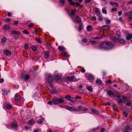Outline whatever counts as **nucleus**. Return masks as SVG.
Returning <instances> with one entry per match:
<instances>
[{"instance_id":"1","label":"nucleus","mask_w":132,"mask_h":132,"mask_svg":"<svg viewBox=\"0 0 132 132\" xmlns=\"http://www.w3.org/2000/svg\"><path fill=\"white\" fill-rule=\"evenodd\" d=\"M113 47V43L109 41L102 42L98 45L99 49L103 50H109Z\"/></svg>"},{"instance_id":"2","label":"nucleus","mask_w":132,"mask_h":132,"mask_svg":"<svg viewBox=\"0 0 132 132\" xmlns=\"http://www.w3.org/2000/svg\"><path fill=\"white\" fill-rule=\"evenodd\" d=\"M65 108L70 111L75 112L80 111V110H79L78 109L74 107L70 106L67 105L65 106Z\"/></svg>"},{"instance_id":"3","label":"nucleus","mask_w":132,"mask_h":132,"mask_svg":"<svg viewBox=\"0 0 132 132\" xmlns=\"http://www.w3.org/2000/svg\"><path fill=\"white\" fill-rule=\"evenodd\" d=\"M67 79L70 81H77L78 80H80V78H78V79H77L75 78L74 76H72L71 77L67 76Z\"/></svg>"},{"instance_id":"4","label":"nucleus","mask_w":132,"mask_h":132,"mask_svg":"<svg viewBox=\"0 0 132 132\" xmlns=\"http://www.w3.org/2000/svg\"><path fill=\"white\" fill-rule=\"evenodd\" d=\"M106 93L110 97H115L117 96L115 94V93L113 92L112 91H107Z\"/></svg>"},{"instance_id":"5","label":"nucleus","mask_w":132,"mask_h":132,"mask_svg":"<svg viewBox=\"0 0 132 132\" xmlns=\"http://www.w3.org/2000/svg\"><path fill=\"white\" fill-rule=\"evenodd\" d=\"M61 74L60 73L55 75L54 77V79L56 81H57L61 78Z\"/></svg>"},{"instance_id":"6","label":"nucleus","mask_w":132,"mask_h":132,"mask_svg":"<svg viewBox=\"0 0 132 132\" xmlns=\"http://www.w3.org/2000/svg\"><path fill=\"white\" fill-rule=\"evenodd\" d=\"M52 79L53 78L52 76L50 75H48V77L47 78V81L49 82L51 86L52 85L51 82Z\"/></svg>"},{"instance_id":"7","label":"nucleus","mask_w":132,"mask_h":132,"mask_svg":"<svg viewBox=\"0 0 132 132\" xmlns=\"http://www.w3.org/2000/svg\"><path fill=\"white\" fill-rule=\"evenodd\" d=\"M85 76L87 77V79L88 80H92L94 79V77L93 75L91 74H88L87 75H86Z\"/></svg>"},{"instance_id":"8","label":"nucleus","mask_w":132,"mask_h":132,"mask_svg":"<svg viewBox=\"0 0 132 132\" xmlns=\"http://www.w3.org/2000/svg\"><path fill=\"white\" fill-rule=\"evenodd\" d=\"M81 19L78 16H76L75 18V20L73 22H75L77 23H81Z\"/></svg>"},{"instance_id":"9","label":"nucleus","mask_w":132,"mask_h":132,"mask_svg":"<svg viewBox=\"0 0 132 132\" xmlns=\"http://www.w3.org/2000/svg\"><path fill=\"white\" fill-rule=\"evenodd\" d=\"M44 57L46 59H48L49 57L50 53L48 52H45L44 53Z\"/></svg>"},{"instance_id":"10","label":"nucleus","mask_w":132,"mask_h":132,"mask_svg":"<svg viewBox=\"0 0 132 132\" xmlns=\"http://www.w3.org/2000/svg\"><path fill=\"white\" fill-rule=\"evenodd\" d=\"M57 100L58 103H62L64 102V99L62 98H57Z\"/></svg>"},{"instance_id":"11","label":"nucleus","mask_w":132,"mask_h":132,"mask_svg":"<svg viewBox=\"0 0 132 132\" xmlns=\"http://www.w3.org/2000/svg\"><path fill=\"white\" fill-rule=\"evenodd\" d=\"M14 98L15 100H19L21 99L20 96L18 94H16L14 96Z\"/></svg>"},{"instance_id":"12","label":"nucleus","mask_w":132,"mask_h":132,"mask_svg":"<svg viewBox=\"0 0 132 132\" xmlns=\"http://www.w3.org/2000/svg\"><path fill=\"white\" fill-rule=\"evenodd\" d=\"M93 29V26L91 25H89L87 27V30L88 31H91Z\"/></svg>"},{"instance_id":"13","label":"nucleus","mask_w":132,"mask_h":132,"mask_svg":"<svg viewBox=\"0 0 132 132\" xmlns=\"http://www.w3.org/2000/svg\"><path fill=\"white\" fill-rule=\"evenodd\" d=\"M4 53L5 54L7 55H10L11 54V52L7 50H5L4 51Z\"/></svg>"},{"instance_id":"14","label":"nucleus","mask_w":132,"mask_h":132,"mask_svg":"<svg viewBox=\"0 0 132 132\" xmlns=\"http://www.w3.org/2000/svg\"><path fill=\"white\" fill-rule=\"evenodd\" d=\"M11 33L12 34H15L18 36L20 35V34L19 32L15 30L12 31H11Z\"/></svg>"},{"instance_id":"15","label":"nucleus","mask_w":132,"mask_h":132,"mask_svg":"<svg viewBox=\"0 0 132 132\" xmlns=\"http://www.w3.org/2000/svg\"><path fill=\"white\" fill-rule=\"evenodd\" d=\"M125 15H126L129 16L131 15L132 16V12L130 11L126 13H125ZM129 18L130 19H132V18H131V16H129Z\"/></svg>"},{"instance_id":"16","label":"nucleus","mask_w":132,"mask_h":132,"mask_svg":"<svg viewBox=\"0 0 132 132\" xmlns=\"http://www.w3.org/2000/svg\"><path fill=\"white\" fill-rule=\"evenodd\" d=\"M101 28L104 30H108L109 28V27L108 25H104L101 27Z\"/></svg>"},{"instance_id":"17","label":"nucleus","mask_w":132,"mask_h":132,"mask_svg":"<svg viewBox=\"0 0 132 132\" xmlns=\"http://www.w3.org/2000/svg\"><path fill=\"white\" fill-rule=\"evenodd\" d=\"M35 121L34 119H31L29 120L28 122V124L30 125H32L35 123Z\"/></svg>"},{"instance_id":"18","label":"nucleus","mask_w":132,"mask_h":132,"mask_svg":"<svg viewBox=\"0 0 132 132\" xmlns=\"http://www.w3.org/2000/svg\"><path fill=\"white\" fill-rule=\"evenodd\" d=\"M83 28V26L81 23H80L78 29V31H81Z\"/></svg>"},{"instance_id":"19","label":"nucleus","mask_w":132,"mask_h":132,"mask_svg":"<svg viewBox=\"0 0 132 132\" xmlns=\"http://www.w3.org/2000/svg\"><path fill=\"white\" fill-rule=\"evenodd\" d=\"M53 103L54 104H58L57 100V98H55L52 100Z\"/></svg>"},{"instance_id":"20","label":"nucleus","mask_w":132,"mask_h":132,"mask_svg":"<svg viewBox=\"0 0 132 132\" xmlns=\"http://www.w3.org/2000/svg\"><path fill=\"white\" fill-rule=\"evenodd\" d=\"M95 12L96 13V14L98 15H99L101 13L99 11V9L98 8H95Z\"/></svg>"},{"instance_id":"21","label":"nucleus","mask_w":132,"mask_h":132,"mask_svg":"<svg viewBox=\"0 0 132 132\" xmlns=\"http://www.w3.org/2000/svg\"><path fill=\"white\" fill-rule=\"evenodd\" d=\"M44 120V119L43 118L40 119L39 120H37L36 122L38 123L41 124L43 123Z\"/></svg>"},{"instance_id":"22","label":"nucleus","mask_w":132,"mask_h":132,"mask_svg":"<svg viewBox=\"0 0 132 132\" xmlns=\"http://www.w3.org/2000/svg\"><path fill=\"white\" fill-rule=\"evenodd\" d=\"M11 127L13 129H16L18 127V125L17 123L13 124L11 125Z\"/></svg>"},{"instance_id":"23","label":"nucleus","mask_w":132,"mask_h":132,"mask_svg":"<svg viewBox=\"0 0 132 132\" xmlns=\"http://www.w3.org/2000/svg\"><path fill=\"white\" fill-rule=\"evenodd\" d=\"M91 111L93 113L96 114H98L99 113V112L98 111L95 109H92Z\"/></svg>"},{"instance_id":"24","label":"nucleus","mask_w":132,"mask_h":132,"mask_svg":"<svg viewBox=\"0 0 132 132\" xmlns=\"http://www.w3.org/2000/svg\"><path fill=\"white\" fill-rule=\"evenodd\" d=\"M102 12L104 14L107 13V12L105 7H103L102 9Z\"/></svg>"},{"instance_id":"25","label":"nucleus","mask_w":132,"mask_h":132,"mask_svg":"<svg viewBox=\"0 0 132 132\" xmlns=\"http://www.w3.org/2000/svg\"><path fill=\"white\" fill-rule=\"evenodd\" d=\"M131 38H132V35L131 34H129L126 37V38L128 40L130 39Z\"/></svg>"},{"instance_id":"26","label":"nucleus","mask_w":132,"mask_h":132,"mask_svg":"<svg viewBox=\"0 0 132 132\" xmlns=\"http://www.w3.org/2000/svg\"><path fill=\"white\" fill-rule=\"evenodd\" d=\"M96 82L97 84H101L102 83V81L100 79H96Z\"/></svg>"},{"instance_id":"27","label":"nucleus","mask_w":132,"mask_h":132,"mask_svg":"<svg viewBox=\"0 0 132 132\" xmlns=\"http://www.w3.org/2000/svg\"><path fill=\"white\" fill-rule=\"evenodd\" d=\"M7 41L6 38L5 37H3L2 39V42L3 43H4Z\"/></svg>"},{"instance_id":"28","label":"nucleus","mask_w":132,"mask_h":132,"mask_svg":"<svg viewBox=\"0 0 132 132\" xmlns=\"http://www.w3.org/2000/svg\"><path fill=\"white\" fill-rule=\"evenodd\" d=\"M58 48L59 49L60 51H63L65 50L64 48L61 46H59Z\"/></svg>"},{"instance_id":"29","label":"nucleus","mask_w":132,"mask_h":132,"mask_svg":"<svg viewBox=\"0 0 132 132\" xmlns=\"http://www.w3.org/2000/svg\"><path fill=\"white\" fill-rule=\"evenodd\" d=\"M3 28L5 30H9L10 29V27L7 25H6L3 26Z\"/></svg>"},{"instance_id":"30","label":"nucleus","mask_w":132,"mask_h":132,"mask_svg":"<svg viewBox=\"0 0 132 132\" xmlns=\"http://www.w3.org/2000/svg\"><path fill=\"white\" fill-rule=\"evenodd\" d=\"M111 39L112 40L116 42H117L119 40V39L118 38L114 37H111Z\"/></svg>"},{"instance_id":"31","label":"nucleus","mask_w":132,"mask_h":132,"mask_svg":"<svg viewBox=\"0 0 132 132\" xmlns=\"http://www.w3.org/2000/svg\"><path fill=\"white\" fill-rule=\"evenodd\" d=\"M87 89L90 92H92V88L90 86H86Z\"/></svg>"},{"instance_id":"32","label":"nucleus","mask_w":132,"mask_h":132,"mask_svg":"<svg viewBox=\"0 0 132 132\" xmlns=\"http://www.w3.org/2000/svg\"><path fill=\"white\" fill-rule=\"evenodd\" d=\"M119 41L120 43L123 44H125L126 42L125 40L122 39L120 40Z\"/></svg>"},{"instance_id":"33","label":"nucleus","mask_w":132,"mask_h":132,"mask_svg":"<svg viewBox=\"0 0 132 132\" xmlns=\"http://www.w3.org/2000/svg\"><path fill=\"white\" fill-rule=\"evenodd\" d=\"M2 91L3 92H2L3 94L4 95L7 96V95L8 93H7V91H4V90H2Z\"/></svg>"},{"instance_id":"34","label":"nucleus","mask_w":132,"mask_h":132,"mask_svg":"<svg viewBox=\"0 0 132 132\" xmlns=\"http://www.w3.org/2000/svg\"><path fill=\"white\" fill-rule=\"evenodd\" d=\"M76 11V10L74 9L72 10L71 11V15H74Z\"/></svg>"},{"instance_id":"35","label":"nucleus","mask_w":132,"mask_h":132,"mask_svg":"<svg viewBox=\"0 0 132 132\" xmlns=\"http://www.w3.org/2000/svg\"><path fill=\"white\" fill-rule=\"evenodd\" d=\"M12 106L10 104H7L6 106V108L8 109H10L12 108Z\"/></svg>"},{"instance_id":"36","label":"nucleus","mask_w":132,"mask_h":132,"mask_svg":"<svg viewBox=\"0 0 132 132\" xmlns=\"http://www.w3.org/2000/svg\"><path fill=\"white\" fill-rule=\"evenodd\" d=\"M69 101L71 102H75L76 101V100L75 98L71 97V98L69 99Z\"/></svg>"},{"instance_id":"37","label":"nucleus","mask_w":132,"mask_h":132,"mask_svg":"<svg viewBox=\"0 0 132 132\" xmlns=\"http://www.w3.org/2000/svg\"><path fill=\"white\" fill-rule=\"evenodd\" d=\"M116 34L118 36V37H120L121 36L120 32L119 31H117Z\"/></svg>"},{"instance_id":"38","label":"nucleus","mask_w":132,"mask_h":132,"mask_svg":"<svg viewBox=\"0 0 132 132\" xmlns=\"http://www.w3.org/2000/svg\"><path fill=\"white\" fill-rule=\"evenodd\" d=\"M32 47L34 51H35L37 50V47L36 46H32Z\"/></svg>"},{"instance_id":"39","label":"nucleus","mask_w":132,"mask_h":132,"mask_svg":"<svg viewBox=\"0 0 132 132\" xmlns=\"http://www.w3.org/2000/svg\"><path fill=\"white\" fill-rule=\"evenodd\" d=\"M105 21L107 24H109L111 22V20L109 19H107L105 20Z\"/></svg>"},{"instance_id":"40","label":"nucleus","mask_w":132,"mask_h":132,"mask_svg":"<svg viewBox=\"0 0 132 132\" xmlns=\"http://www.w3.org/2000/svg\"><path fill=\"white\" fill-rule=\"evenodd\" d=\"M50 93L51 94H56L57 93V91L54 90H51Z\"/></svg>"},{"instance_id":"41","label":"nucleus","mask_w":132,"mask_h":132,"mask_svg":"<svg viewBox=\"0 0 132 132\" xmlns=\"http://www.w3.org/2000/svg\"><path fill=\"white\" fill-rule=\"evenodd\" d=\"M24 48L26 50H28L29 48V47L28 44H26L24 46Z\"/></svg>"},{"instance_id":"42","label":"nucleus","mask_w":132,"mask_h":132,"mask_svg":"<svg viewBox=\"0 0 132 132\" xmlns=\"http://www.w3.org/2000/svg\"><path fill=\"white\" fill-rule=\"evenodd\" d=\"M71 97H70V95H68L66 96L65 97V98L66 99H68L69 100V99H70L71 98Z\"/></svg>"},{"instance_id":"43","label":"nucleus","mask_w":132,"mask_h":132,"mask_svg":"<svg viewBox=\"0 0 132 132\" xmlns=\"http://www.w3.org/2000/svg\"><path fill=\"white\" fill-rule=\"evenodd\" d=\"M117 11V9L116 8L114 7L112 8L111 10V11L112 12L116 11Z\"/></svg>"},{"instance_id":"44","label":"nucleus","mask_w":132,"mask_h":132,"mask_svg":"<svg viewBox=\"0 0 132 132\" xmlns=\"http://www.w3.org/2000/svg\"><path fill=\"white\" fill-rule=\"evenodd\" d=\"M29 75H27L25 76L24 79L25 80H27L29 78Z\"/></svg>"},{"instance_id":"45","label":"nucleus","mask_w":132,"mask_h":132,"mask_svg":"<svg viewBox=\"0 0 132 132\" xmlns=\"http://www.w3.org/2000/svg\"><path fill=\"white\" fill-rule=\"evenodd\" d=\"M35 39L39 43L41 42V41L39 38L38 37H36L35 38Z\"/></svg>"},{"instance_id":"46","label":"nucleus","mask_w":132,"mask_h":132,"mask_svg":"<svg viewBox=\"0 0 132 132\" xmlns=\"http://www.w3.org/2000/svg\"><path fill=\"white\" fill-rule=\"evenodd\" d=\"M34 25V24L32 23H30L28 25V27H32Z\"/></svg>"},{"instance_id":"47","label":"nucleus","mask_w":132,"mask_h":132,"mask_svg":"<svg viewBox=\"0 0 132 132\" xmlns=\"http://www.w3.org/2000/svg\"><path fill=\"white\" fill-rule=\"evenodd\" d=\"M87 40V39L85 38H83L82 40V41L84 43H86Z\"/></svg>"},{"instance_id":"48","label":"nucleus","mask_w":132,"mask_h":132,"mask_svg":"<svg viewBox=\"0 0 132 132\" xmlns=\"http://www.w3.org/2000/svg\"><path fill=\"white\" fill-rule=\"evenodd\" d=\"M125 130H130V127L128 126H126L125 128Z\"/></svg>"},{"instance_id":"49","label":"nucleus","mask_w":132,"mask_h":132,"mask_svg":"<svg viewBox=\"0 0 132 132\" xmlns=\"http://www.w3.org/2000/svg\"><path fill=\"white\" fill-rule=\"evenodd\" d=\"M23 32L24 34H28L29 33V32L26 30H23Z\"/></svg>"},{"instance_id":"50","label":"nucleus","mask_w":132,"mask_h":132,"mask_svg":"<svg viewBox=\"0 0 132 132\" xmlns=\"http://www.w3.org/2000/svg\"><path fill=\"white\" fill-rule=\"evenodd\" d=\"M98 20L100 21H102V17L101 16H99L98 18Z\"/></svg>"},{"instance_id":"51","label":"nucleus","mask_w":132,"mask_h":132,"mask_svg":"<svg viewBox=\"0 0 132 132\" xmlns=\"http://www.w3.org/2000/svg\"><path fill=\"white\" fill-rule=\"evenodd\" d=\"M30 128V127L28 126H26L24 127V129L26 130H28Z\"/></svg>"},{"instance_id":"52","label":"nucleus","mask_w":132,"mask_h":132,"mask_svg":"<svg viewBox=\"0 0 132 132\" xmlns=\"http://www.w3.org/2000/svg\"><path fill=\"white\" fill-rule=\"evenodd\" d=\"M77 107L79 109V110H80V111L82 110H81L82 108V105L78 106ZM78 109L79 110V109Z\"/></svg>"},{"instance_id":"53","label":"nucleus","mask_w":132,"mask_h":132,"mask_svg":"<svg viewBox=\"0 0 132 132\" xmlns=\"http://www.w3.org/2000/svg\"><path fill=\"white\" fill-rule=\"evenodd\" d=\"M53 103L52 100V101H50L47 102V104L49 105H51Z\"/></svg>"},{"instance_id":"54","label":"nucleus","mask_w":132,"mask_h":132,"mask_svg":"<svg viewBox=\"0 0 132 132\" xmlns=\"http://www.w3.org/2000/svg\"><path fill=\"white\" fill-rule=\"evenodd\" d=\"M91 1V0H86L85 2L86 3H88L90 2Z\"/></svg>"},{"instance_id":"55","label":"nucleus","mask_w":132,"mask_h":132,"mask_svg":"<svg viewBox=\"0 0 132 132\" xmlns=\"http://www.w3.org/2000/svg\"><path fill=\"white\" fill-rule=\"evenodd\" d=\"M70 4L71 5H74L75 4V3L74 2L72 1L70 3Z\"/></svg>"},{"instance_id":"56","label":"nucleus","mask_w":132,"mask_h":132,"mask_svg":"<svg viewBox=\"0 0 132 132\" xmlns=\"http://www.w3.org/2000/svg\"><path fill=\"white\" fill-rule=\"evenodd\" d=\"M60 1L62 4H64L65 3L64 0H60Z\"/></svg>"},{"instance_id":"57","label":"nucleus","mask_w":132,"mask_h":132,"mask_svg":"<svg viewBox=\"0 0 132 132\" xmlns=\"http://www.w3.org/2000/svg\"><path fill=\"white\" fill-rule=\"evenodd\" d=\"M110 3L111 4L114 5V4H116V5H118V3H114V2H110Z\"/></svg>"},{"instance_id":"58","label":"nucleus","mask_w":132,"mask_h":132,"mask_svg":"<svg viewBox=\"0 0 132 132\" xmlns=\"http://www.w3.org/2000/svg\"><path fill=\"white\" fill-rule=\"evenodd\" d=\"M10 21H11V19L10 18H7L5 20V21L6 22H9Z\"/></svg>"},{"instance_id":"59","label":"nucleus","mask_w":132,"mask_h":132,"mask_svg":"<svg viewBox=\"0 0 132 132\" xmlns=\"http://www.w3.org/2000/svg\"><path fill=\"white\" fill-rule=\"evenodd\" d=\"M95 37L96 39H101L102 38V37L101 36H97Z\"/></svg>"},{"instance_id":"60","label":"nucleus","mask_w":132,"mask_h":132,"mask_svg":"<svg viewBox=\"0 0 132 132\" xmlns=\"http://www.w3.org/2000/svg\"><path fill=\"white\" fill-rule=\"evenodd\" d=\"M122 14V12L121 11H119L118 12V14L119 16L121 15Z\"/></svg>"},{"instance_id":"61","label":"nucleus","mask_w":132,"mask_h":132,"mask_svg":"<svg viewBox=\"0 0 132 132\" xmlns=\"http://www.w3.org/2000/svg\"><path fill=\"white\" fill-rule=\"evenodd\" d=\"M81 71L82 73H84L85 72V70L84 69H82L81 70Z\"/></svg>"},{"instance_id":"62","label":"nucleus","mask_w":132,"mask_h":132,"mask_svg":"<svg viewBox=\"0 0 132 132\" xmlns=\"http://www.w3.org/2000/svg\"><path fill=\"white\" fill-rule=\"evenodd\" d=\"M130 102H127L126 103V106H129L130 105Z\"/></svg>"},{"instance_id":"63","label":"nucleus","mask_w":132,"mask_h":132,"mask_svg":"<svg viewBox=\"0 0 132 132\" xmlns=\"http://www.w3.org/2000/svg\"><path fill=\"white\" fill-rule=\"evenodd\" d=\"M7 16H10L11 15V13L10 12H8L7 14Z\"/></svg>"},{"instance_id":"64","label":"nucleus","mask_w":132,"mask_h":132,"mask_svg":"<svg viewBox=\"0 0 132 132\" xmlns=\"http://www.w3.org/2000/svg\"><path fill=\"white\" fill-rule=\"evenodd\" d=\"M105 129L103 128H102L101 129V132H104V131H105Z\"/></svg>"}]
</instances>
